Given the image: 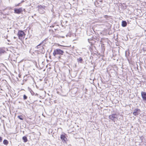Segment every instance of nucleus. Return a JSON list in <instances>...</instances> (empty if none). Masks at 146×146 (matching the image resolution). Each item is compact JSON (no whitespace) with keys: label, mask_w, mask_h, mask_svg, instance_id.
Segmentation results:
<instances>
[{"label":"nucleus","mask_w":146,"mask_h":146,"mask_svg":"<svg viewBox=\"0 0 146 146\" xmlns=\"http://www.w3.org/2000/svg\"><path fill=\"white\" fill-rule=\"evenodd\" d=\"M43 43V41L36 47V48L37 49L36 51L38 52V54H44L45 52L44 48L43 45H42Z\"/></svg>","instance_id":"1"},{"label":"nucleus","mask_w":146,"mask_h":146,"mask_svg":"<svg viewBox=\"0 0 146 146\" xmlns=\"http://www.w3.org/2000/svg\"><path fill=\"white\" fill-rule=\"evenodd\" d=\"M25 35L26 34L23 31L21 30L18 31L17 35L19 39L22 42L23 41Z\"/></svg>","instance_id":"2"},{"label":"nucleus","mask_w":146,"mask_h":146,"mask_svg":"<svg viewBox=\"0 0 146 146\" xmlns=\"http://www.w3.org/2000/svg\"><path fill=\"white\" fill-rule=\"evenodd\" d=\"M23 11H24V12L26 11L25 9H23L22 7L15 8L14 9V13L16 14H22Z\"/></svg>","instance_id":"3"},{"label":"nucleus","mask_w":146,"mask_h":146,"mask_svg":"<svg viewBox=\"0 0 146 146\" xmlns=\"http://www.w3.org/2000/svg\"><path fill=\"white\" fill-rule=\"evenodd\" d=\"M64 53V52L60 49H56L54 50L53 53V55L55 56L57 54L63 55Z\"/></svg>","instance_id":"4"},{"label":"nucleus","mask_w":146,"mask_h":146,"mask_svg":"<svg viewBox=\"0 0 146 146\" xmlns=\"http://www.w3.org/2000/svg\"><path fill=\"white\" fill-rule=\"evenodd\" d=\"M141 96L143 100L146 102V92H141Z\"/></svg>","instance_id":"5"},{"label":"nucleus","mask_w":146,"mask_h":146,"mask_svg":"<svg viewBox=\"0 0 146 146\" xmlns=\"http://www.w3.org/2000/svg\"><path fill=\"white\" fill-rule=\"evenodd\" d=\"M60 138L63 142L66 143L67 138L65 135L62 134L60 135Z\"/></svg>","instance_id":"6"},{"label":"nucleus","mask_w":146,"mask_h":146,"mask_svg":"<svg viewBox=\"0 0 146 146\" xmlns=\"http://www.w3.org/2000/svg\"><path fill=\"white\" fill-rule=\"evenodd\" d=\"M141 111L140 110L138 109H136L134 110V111L133 113V114L135 116L138 115L139 113V112Z\"/></svg>","instance_id":"7"},{"label":"nucleus","mask_w":146,"mask_h":146,"mask_svg":"<svg viewBox=\"0 0 146 146\" xmlns=\"http://www.w3.org/2000/svg\"><path fill=\"white\" fill-rule=\"evenodd\" d=\"M116 114H112L109 116V118L112 121H114L115 118H116Z\"/></svg>","instance_id":"8"},{"label":"nucleus","mask_w":146,"mask_h":146,"mask_svg":"<svg viewBox=\"0 0 146 146\" xmlns=\"http://www.w3.org/2000/svg\"><path fill=\"white\" fill-rule=\"evenodd\" d=\"M121 25L123 27H125L127 25V23L126 21H123L122 22Z\"/></svg>","instance_id":"9"},{"label":"nucleus","mask_w":146,"mask_h":146,"mask_svg":"<svg viewBox=\"0 0 146 146\" xmlns=\"http://www.w3.org/2000/svg\"><path fill=\"white\" fill-rule=\"evenodd\" d=\"M23 139L24 142H26L27 141L28 139L26 137L24 136L23 137Z\"/></svg>","instance_id":"10"},{"label":"nucleus","mask_w":146,"mask_h":146,"mask_svg":"<svg viewBox=\"0 0 146 146\" xmlns=\"http://www.w3.org/2000/svg\"><path fill=\"white\" fill-rule=\"evenodd\" d=\"M3 143L4 145H7L8 144L9 142L7 140L5 139L3 140Z\"/></svg>","instance_id":"11"},{"label":"nucleus","mask_w":146,"mask_h":146,"mask_svg":"<svg viewBox=\"0 0 146 146\" xmlns=\"http://www.w3.org/2000/svg\"><path fill=\"white\" fill-rule=\"evenodd\" d=\"M95 6L97 7H100V5H99V3L97 1H96L95 2Z\"/></svg>","instance_id":"12"},{"label":"nucleus","mask_w":146,"mask_h":146,"mask_svg":"<svg viewBox=\"0 0 146 146\" xmlns=\"http://www.w3.org/2000/svg\"><path fill=\"white\" fill-rule=\"evenodd\" d=\"M17 117L20 120H23V116L22 115L18 116Z\"/></svg>","instance_id":"13"},{"label":"nucleus","mask_w":146,"mask_h":146,"mask_svg":"<svg viewBox=\"0 0 146 146\" xmlns=\"http://www.w3.org/2000/svg\"><path fill=\"white\" fill-rule=\"evenodd\" d=\"M27 96L25 95H23V99L24 100H25L27 99Z\"/></svg>","instance_id":"14"},{"label":"nucleus","mask_w":146,"mask_h":146,"mask_svg":"<svg viewBox=\"0 0 146 146\" xmlns=\"http://www.w3.org/2000/svg\"><path fill=\"white\" fill-rule=\"evenodd\" d=\"M83 60V59L82 58H80L78 59V61H80L81 62H82Z\"/></svg>","instance_id":"15"},{"label":"nucleus","mask_w":146,"mask_h":146,"mask_svg":"<svg viewBox=\"0 0 146 146\" xmlns=\"http://www.w3.org/2000/svg\"><path fill=\"white\" fill-rule=\"evenodd\" d=\"M3 50L2 49L0 48V54H1L2 53H3Z\"/></svg>","instance_id":"16"},{"label":"nucleus","mask_w":146,"mask_h":146,"mask_svg":"<svg viewBox=\"0 0 146 146\" xmlns=\"http://www.w3.org/2000/svg\"><path fill=\"white\" fill-rule=\"evenodd\" d=\"M20 3H19L15 5V7H18V6H20Z\"/></svg>","instance_id":"17"},{"label":"nucleus","mask_w":146,"mask_h":146,"mask_svg":"<svg viewBox=\"0 0 146 146\" xmlns=\"http://www.w3.org/2000/svg\"><path fill=\"white\" fill-rule=\"evenodd\" d=\"M108 17H109V16H108L107 15H105L104 16V18H106V19L108 18Z\"/></svg>","instance_id":"18"},{"label":"nucleus","mask_w":146,"mask_h":146,"mask_svg":"<svg viewBox=\"0 0 146 146\" xmlns=\"http://www.w3.org/2000/svg\"><path fill=\"white\" fill-rule=\"evenodd\" d=\"M2 139L1 137H0V142H1L2 141Z\"/></svg>","instance_id":"19"},{"label":"nucleus","mask_w":146,"mask_h":146,"mask_svg":"<svg viewBox=\"0 0 146 146\" xmlns=\"http://www.w3.org/2000/svg\"><path fill=\"white\" fill-rule=\"evenodd\" d=\"M50 27H54V26H50Z\"/></svg>","instance_id":"20"},{"label":"nucleus","mask_w":146,"mask_h":146,"mask_svg":"<svg viewBox=\"0 0 146 146\" xmlns=\"http://www.w3.org/2000/svg\"><path fill=\"white\" fill-rule=\"evenodd\" d=\"M14 39H15V38H16V37H14Z\"/></svg>","instance_id":"21"},{"label":"nucleus","mask_w":146,"mask_h":146,"mask_svg":"<svg viewBox=\"0 0 146 146\" xmlns=\"http://www.w3.org/2000/svg\"><path fill=\"white\" fill-rule=\"evenodd\" d=\"M58 46H62L61 45H59V44H58Z\"/></svg>","instance_id":"22"}]
</instances>
